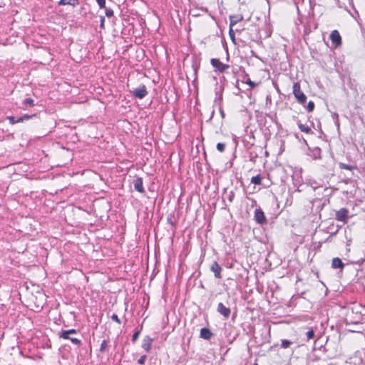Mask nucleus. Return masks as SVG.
I'll use <instances>...</instances> for the list:
<instances>
[{
  "mask_svg": "<svg viewBox=\"0 0 365 365\" xmlns=\"http://www.w3.org/2000/svg\"><path fill=\"white\" fill-rule=\"evenodd\" d=\"M77 334V331L74 329H68V330H63L62 331H61L59 333V337L62 338L63 339L70 340L73 344L79 346L81 344V340L78 338L73 337V336H70L71 334Z\"/></svg>",
  "mask_w": 365,
  "mask_h": 365,
  "instance_id": "nucleus-1",
  "label": "nucleus"
},
{
  "mask_svg": "<svg viewBox=\"0 0 365 365\" xmlns=\"http://www.w3.org/2000/svg\"><path fill=\"white\" fill-rule=\"evenodd\" d=\"M293 93L295 96V98L297 99V101L300 103H305L307 100L306 96L304 94V93L301 91L300 85L299 83H295L293 86Z\"/></svg>",
  "mask_w": 365,
  "mask_h": 365,
  "instance_id": "nucleus-2",
  "label": "nucleus"
},
{
  "mask_svg": "<svg viewBox=\"0 0 365 365\" xmlns=\"http://www.w3.org/2000/svg\"><path fill=\"white\" fill-rule=\"evenodd\" d=\"M211 65L215 68L216 71L223 73L230 68L228 64H225L218 58H212L210 60Z\"/></svg>",
  "mask_w": 365,
  "mask_h": 365,
  "instance_id": "nucleus-3",
  "label": "nucleus"
},
{
  "mask_svg": "<svg viewBox=\"0 0 365 365\" xmlns=\"http://www.w3.org/2000/svg\"><path fill=\"white\" fill-rule=\"evenodd\" d=\"M349 210L346 208H341L336 212L335 219L338 221L346 223L348 220Z\"/></svg>",
  "mask_w": 365,
  "mask_h": 365,
  "instance_id": "nucleus-4",
  "label": "nucleus"
},
{
  "mask_svg": "<svg viewBox=\"0 0 365 365\" xmlns=\"http://www.w3.org/2000/svg\"><path fill=\"white\" fill-rule=\"evenodd\" d=\"M133 94L135 98H138L139 99L143 98L145 96L148 95L146 86L145 85L139 86L133 91Z\"/></svg>",
  "mask_w": 365,
  "mask_h": 365,
  "instance_id": "nucleus-5",
  "label": "nucleus"
},
{
  "mask_svg": "<svg viewBox=\"0 0 365 365\" xmlns=\"http://www.w3.org/2000/svg\"><path fill=\"white\" fill-rule=\"evenodd\" d=\"M210 270L214 273V275L217 279L222 278V275H221L222 267L218 264L217 262L215 261L212 262V264L210 266Z\"/></svg>",
  "mask_w": 365,
  "mask_h": 365,
  "instance_id": "nucleus-6",
  "label": "nucleus"
},
{
  "mask_svg": "<svg viewBox=\"0 0 365 365\" xmlns=\"http://www.w3.org/2000/svg\"><path fill=\"white\" fill-rule=\"evenodd\" d=\"M153 341V339H152L149 336H145L142 341V348L146 351L149 352L152 348V343Z\"/></svg>",
  "mask_w": 365,
  "mask_h": 365,
  "instance_id": "nucleus-7",
  "label": "nucleus"
},
{
  "mask_svg": "<svg viewBox=\"0 0 365 365\" xmlns=\"http://www.w3.org/2000/svg\"><path fill=\"white\" fill-rule=\"evenodd\" d=\"M217 312L224 316L225 318H228L230 315V309L225 307L222 302L217 305Z\"/></svg>",
  "mask_w": 365,
  "mask_h": 365,
  "instance_id": "nucleus-8",
  "label": "nucleus"
},
{
  "mask_svg": "<svg viewBox=\"0 0 365 365\" xmlns=\"http://www.w3.org/2000/svg\"><path fill=\"white\" fill-rule=\"evenodd\" d=\"M330 38L334 44L339 46L341 43V38L338 31L334 30L330 34Z\"/></svg>",
  "mask_w": 365,
  "mask_h": 365,
  "instance_id": "nucleus-9",
  "label": "nucleus"
},
{
  "mask_svg": "<svg viewBox=\"0 0 365 365\" xmlns=\"http://www.w3.org/2000/svg\"><path fill=\"white\" fill-rule=\"evenodd\" d=\"M134 188L135 190L140 193H144L145 190L143 187V181L141 178H138L134 180Z\"/></svg>",
  "mask_w": 365,
  "mask_h": 365,
  "instance_id": "nucleus-10",
  "label": "nucleus"
},
{
  "mask_svg": "<svg viewBox=\"0 0 365 365\" xmlns=\"http://www.w3.org/2000/svg\"><path fill=\"white\" fill-rule=\"evenodd\" d=\"M331 267L334 269H342L344 267V264L342 262L341 259L339 257H334L332 259Z\"/></svg>",
  "mask_w": 365,
  "mask_h": 365,
  "instance_id": "nucleus-11",
  "label": "nucleus"
},
{
  "mask_svg": "<svg viewBox=\"0 0 365 365\" xmlns=\"http://www.w3.org/2000/svg\"><path fill=\"white\" fill-rule=\"evenodd\" d=\"M243 19L242 15H232L230 16V27H233L236 25L239 21H241Z\"/></svg>",
  "mask_w": 365,
  "mask_h": 365,
  "instance_id": "nucleus-12",
  "label": "nucleus"
},
{
  "mask_svg": "<svg viewBox=\"0 0 365 365\" xmlns=\"http://www.w3.org/2000/svg\"><path fill=\"white\" fill-rule=\"evenodd\" d=\"M255 220L257 222L262 224L265 221L264 212L260 210H256L255 214Z\"/></svg>",
  "mask_w": 365,
  "mask_h": 365,
  "instance_id": "nucleus-13",
  "label": "nucleus"
},
{
  "mask_svg": "<svg viewBox=\"0 0 365 365\" xmlns=\"http://www.w3.org/2000/svg\"><path fill=\"white\" fill-rule=\"evenodd\" d=\"M200 334L201 338L207 340L210 339L212 336V333L207 328L201 329Z\"/></svg>",
  "mask_w": 365,
  "mask_h": 365,
  "instance_id": "nucleus-14",
  "label": "nucleus"
},
{
  "mask_svg": "<svg viewBox=\"0 0 365 365\" xmlns=\"http://www.w3.org/2000/svg\"><path fill=\"white\" fill-rule=\"evenodd\" d=\"M79 4V0H60L58 1V5L66 6L71 5L73 6H76Z\"/></svg>",
  "mask_w": 365,
  "mask_h": 365,
  "instance_id": "nucleus-15",
  "label": "nucleus"
},
{
  "mask_svg": "<svg viewBox=\"0 0 365 365\" xmlns=\"http://www.w3.org/2000/svg\"><path fill=\"white\" fill-rule=\"evenodd\" d=\"M34 306L32 304H29V306L31 307L33 309H36V311L40 310L44 304L43 297H42V298L37 302H34Z\"/></svg>",
  "mask_w": 365,
  "mask_h": 365,
  "instance_id": "nucleus-16",
  "label": "nucleus"
},
{
  "mask_svg": "<svg viewBox=\"0 0 365 365\" xmlns=\"http://www.w3.org/2000/svg\"><path fill=\"white\" fill-rule=\"evenodd\" d=\"M109 348V341L104 339L102 341L100 346V351L101 353H106L108 351Z\"/></svg>",
  "mask_w": 365,
  "mask_h": 365,
  "instance_id": "nucleus-17",
  "label": "nucleus"
},
{
  "mask_svg": "<svg viewBox=\"0 0 365 365\" xmlns=\"http://www.w3.org/2000/svg\"><path fill=\"white\" fill-rule=\"evenodd\" d=\"M288 171H291V168L289 167H287V169L285 168V167L281 165H277L275 163V172H277V173H288Z\"/></svg>",
  "mask_w": 365,
  "mask_h": 365,
  "instance_id": "nucleus-18",
  "label": "nucleus"
},
{
  "mask_svg": "<svg viewBox=\"0 0 365 365\" xmlns=\"http://www.w3.org/2000/svg\"><path fill=\"white\" fill-rule=\"evenodd\" d=\"M36 115V114H33V115H28V114H26L20 118H19L17 119V121L18 123H22L24 122V120H28L31 118H32L33 117H35Z\"/></svg>",
  "mask_w": 365,
  "mask_h": 365,
  "instance_id": "nucleus-19",
  "label": "nucleus"
},
{
  "mask_svg": "<svg viewBox=\"0 0 365 365\" xmlns=\"http://www.w3.org/2000/svg\"><path fill=\"white\" fill-rule=\"evenodd\" d=\"M242 82L245 83L246 84L249 85L251 88H255L257 83L252 81L250 78L247 77V75H246L244 80H242Z\"/></svg>",
  "mask_w": 365,
  "mask_h": 365,
  "instance_id": "nucleus-20",
  "label": "nucleus"
},
{
  "mask_svg": "<svg viewBox=\"0 0 365 365\" xmlns=\"http://www.w3.org/2000/svg\"><path fill=\"white\" fill-rule=\"evenodd\" d=\"M299 128L302 132L309 133L311 132V128L308 125H305L301 123H298Z\"/></svg>",
  "mask_w": 365,
  "mask_h": 365,
  "instance_id": "nucleus-21",
  "label": "nucleus"
},
{
  "mask_svg": "<svg viewBox=\"0 0 365 365\" xmlns=\"http://www.w3.org/2000/svg\"><path fill=\"white\" fill-rule=\"evenodd\" d=\"M293 344L292 341L287 340V339H283L282 341L281 347L284 349H287L290 346Z\"/></svg>",
  "mask_w": 365,
  "mask_h": 365,
  "instance_id": "nucleus-22",
  "label": "nucleus"
},
{
  "mask_svg": "<svg viewBox=\"0 0 365 365\" xmlns=\"http://www.w3.org/2000/svg\"><path fill=\"white\" fill-rule=\"evenodd\" d=\"M251 182L255 185H260L261 184L260 175H257L256 176L252 177L251 179Z\"/></svg>",
  "mask_w": 365,
  "mask_h": 365,
  "instance_id": "nucleus-23",
  "label": "nucleus"
},
{
  "mask_svg": "<svg viewBox=\"0 0 365 365\" xmlns=\"http://www.w3.org/2000/svg\"><path fill=\"white\" fill-rule=\"evenodd\" d=\"M225 147H226V145L225 143H218L217 144V150H219L220 153H222L225 151Z\"/></svg>",
  "mask_w": 365,
  "mask_h": 365,
  "instance_id": "nucleus-24",
  "label": "nucleus"
},
{
  "mask_svg": "<svg viewBox=\"0 0 365 365\" xmlns=\"http://www.w3.org/2000/svg\"><path fill=\"white\" fill-rule=\"evenodd\" d=\"M339 167H340V168L346 169V170H352L354 168V167L352 165H346V164H344L342 163H339Z\"/></svg>",
  "mask_w": 365,
  "mask_h": 365,
  "instance_id": "nucleus-25",
  "label": "nucleus"
},
{
  "mask_svg": "<svg viewBox=\"0 0 365 365\" xmlns=\"http://www.w3.org/2000/svg\"><path fill=\"white\" fill-rule=\"evenodd\" d=\"M24 103L25 105H26V106H34V101L32 98H26L24 101Z\"/></svg>",
  "mask_w": 365,
  "mask_h": 365,
  "instance_id": "nucleus-26",
  "label": "nucleus"
},
{
  "mask_svg": "<svg viewBox=\"0 0 365 365\" xmlns=\"http://www.w3.org/2000/svg\"><path fill=\"white\" fill-rule=\"evenodd\" d=\"M307 109L309 112H312L314 109V103L313 101H309L307 104Z\"/></svg>",
  "mask_w": 365,
  "mask_h": 365,
  "instance_id": "nucleus-27",
  "label": "nucleus"
},
{
  "mask_svg": "<svg viewBox=\"0 0 365 365\" xmlns=\"http://www.w3.org/2000/svg\"><path fill=\"white\" fill-rule=\"evenodd\" d=\"M140 330L137 331H135V332L133 334V337H132V341H133V343H135V342L137 341V339H138V336H139V335H140Z\"/></svg>",
  "mask_w": 365,
  "mask_h": 365,
  "instance_id": "nucleus-28",
  "label": "nucleus"
},
{
  "mask_svg": "<svg viewBox=\"0 0 365 365\" xmlns=\"http://www.w3.org/2000/svg\"><path fill=\"white\" fill-rule=\"evenodd\" d=\"M306 335H307V337L308 339H313L314 336V332L312 329L311 330H309L307 333H306Z\"/></svg>",
  "mask_w": 365,
  "mask_h": 365,
  "instance_id": "nucleus-29",
  "label": "nucleus"
},
{
  "mask_svg": "<svg viewBox=\"0 0 365 365\" xmlns=\"http://www.w3.org/2000/svg\"><path fill=\"white\" fill-rule=\"evenodd\" d=\"M111 319H112L113 321L115 322L116 323H118L119 324L121 323L118 316L116 314H113L111 316Z\"/></svg>",
  "mask_w": 365,
  "mask_h": 365,
  "instance_id": "nucleus-30",
  "label": "nucleus"
},
{
  "mask_svg": "<svg viewBox=\"0 0 365 365\" xmlns=\"http://www.w3.org/2000/svg\"><path fill=\"white\" fill-rule=\"evenodd\" d=\"M96 1L98 4L100 8H106V0H96Z\"/></svg>",
  "mask_w": 365,
  "mask_h": 365,
  "instance_id": "nucleus-31",
  "label": "nucleus"
},
{
  "mask_svg": "<svg viewBox=\"0 0 365 365\" xmlns=\"http://www.w3.org/2000/svg\"><path fill=\"white\" fill-rule=\"evenodd\" d=\"M106 9L105 13L108 17H111L113 15V11L110 9Z\"/></svg>",
  "mask_w": 365,
  "mask_h": 365,
  "instance_id": "nucleus-32",
  "label": "nucleus"
},
{
  "mask_svg": "<svg viewBox=\"0 0 365 365\" xmlns=\"http://www.w3.org/2000/svg\"><path fill=\"white\" fill-rule=\"evenodd\" d=\"M7 119L11 124H15L18 123L17 119L16 120L14 116H8Z\"/></svg>",
  "mask_w": 365,
  "mask_h": 365,
  "instance_id": "nucleus-33",
  "label": "nucleus"
},
{
  "mask_svg": "<svg viewBox=\"0 0 365 365\" xmlns=\"http://www.w3.org/2000/svg\"><path fill=\"white\" fill-rule=\"evenodd\" d=\"M146 358H147L146 355H143V356H142L138 359V363H139L140 364H143L145 363V360H146Z\"/></svg>",
  "mask_w": 365,
  "mask_h": 365,
  "instance_id": "nucleus-34",
  "label": "nucleus"
},
{
  "mask_svg": "<svg viewBox=\"0 0 365 365\" xmlns=\"http://www.w3.org/2000/svg\"><path fill=\"white\" fill-rule=\"evenodd\" d=\"M284 150V142L282 140H281V145H280V148H279V154H282Z\"/></svg>",
  "mask_w": 365,
  "mask_h": 365,
  "instance_id": "nucleus-35",
  "label": "nucleus"
},
{
  "mask_svg": "<svg viewBox=\"0 0 365 365\" xmlns=\"http://www.w3.org/2000/svg\"><path fill=\"white\" fill-rule=\"evenodd\" d=\"M105 18L101 16V28L104 29Z\"/></svg>",
  "mask_w": 365,
  "mask_h": 365,
  "instance_id": "nucleus-36",
  "label": "nucleus"
},
{
  "mask_svg": "<svg viewBox=\"0 0 365 365\" xmlns=\"http://www.w3.org/2000/svg\"><path fill=\"white\" fill-rule=\"evenodd\" d=\"M230 35L232 38H235V34L232 29V27H230Z\"/></svg>",
  "mask_w": 365,
  "mask_h": 365,
  "instance_id": "nucleus-37",
  "label": "nucleus"
}]
</instances>
